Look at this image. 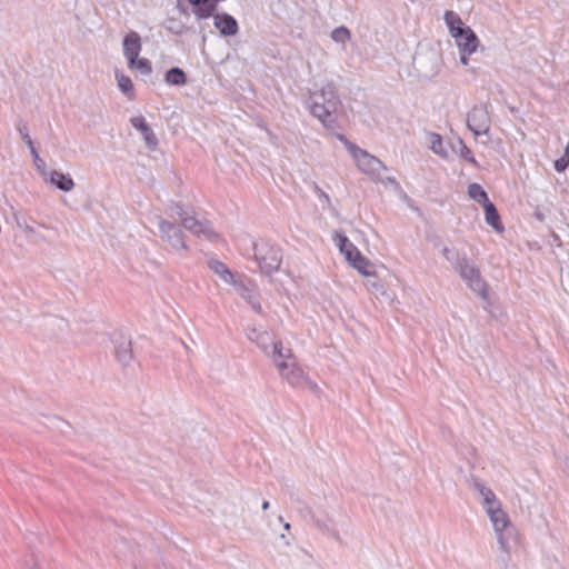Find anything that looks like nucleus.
Instances as JSON below:
<instances>
[{
  "label": "nucleus",
  "instance_id": "nucleus-1",
  "mask_svg": "<svg viewBox=\"0 0 569 569\" xmlns=\"http://www.w3.org/2000/svg\"><path fill=\"white\" fill-rule=\"evenodd\" d=\"M311 517L320 533L341 546L346 545V539L353 535L351 521L333 506L319 505Z\"/></svg>",
  "mask_w": 569,
  "mask_h": 569
},
{
  "label": "nucleus",
  "instance_id": "nucleus-2",
  "mask_svg": "<svg viewBox=\"0 0 569 569\" xmlns=\"http://www.w3.org/2000/svg\"><path fill=\"white\" fill-rule=\"evenodd\" d=\"M489 520L499 548L501 551L509 555L518 543V531L516 527L512 525L508 513L503 509L496 511Z\"/></svg>",
  "mask_w": 569,
  "mask_h": 569
},
{
  "label": "nucleus",
  "instance_id": "nucleus-3",
  "mask_svg": "<svg viewBox=\"0 0 569 569\" xmlns=\"http://www.w3.org/2000/svg\"><path fill=\"white\" fill-rule=\"evenodd\" d=\"M348 150L355 159L359 170H361L365 174H368L371 178H377L385 169L383 163L378 158L369 154L367 151L358 148L357 146L348 144Z\"/></svg>",
  "mask_w": 569,
  "mask_h": 569
},
{
  "label": "nucleus",
  "instance_id": "nucleus-4",
  "mask_svg": "<svg viewBox=\"0 0 569 569\" xmlns=\"http://www.w3.org/2000/svg\"><path fill=\"white\" fill-rule=\"evenodd\" d=\"M445 21L449 28V32L453 39H458L461 34L469 36V43L465 42L462 46L469 51L479 46V39L476 33L466 27L461 18L453 11L445 13Z\"/></svg>",
  "mask_w": 569,
  "mask_h": 569
},
{
  "label": "nucleus",
  "instance_id": "nucleus-5",
  "mask_svg": "<svg viewBox=\"0 0 569 569\" xmlns=\"http://www.w3.org/2000/svg\"><path fill=\"white\" fill-rule=\"evenodd\" d=\"M254 256L261 271L264 273L277 271L281 264L280 251L268 243L257 244Z\"/></svg>",
  "mask_w": 569,
  "mask_h": 569
},
{
  "label": "nucleus",
  "instance_id": "nucleus-6",
  "mask_svg": "<svg viewBox=\"0 0 569 569\" xmlns=\"http://www.w3.org/2000/svg\"><path fill=\"white\" fill-rule=\"evenodd\" d=\"M459 273L461 278L468 282V286L473 291H476L482 298H487L488 286L482 280L480 271L477 267L469 264L467 261H463L459 266Z\"/></svg>",
  "mask_w": 569,
  "mask_h": 569
},
{
  "label": "nucleus",
  "instance_id": "nucleus-7",
  "mask_svg": "<svg viewBox=\"0 0 569 569\" xmlns=\"http://www.w3.org/2000/svg\"><path fill=\"white\" fill-rule=\"evenodd\" d=\"M273 362L280 373L293 386H297L300 383V381L303 379V371L300 367L297 366L293 358L291 360L286 359H278L273 358Z\"/></svg>",
  "mask_w": 569,
  "mask_h": 569
},
{
  "label": "nucleus",
  "instance_id": "nucleus-8",
  "mask_svg": "<svg viewBox=\"0 0 569 569\" xmlns=\"http://www.w3.org/2000/svg\"><path fill=\"white\" fill-rule=\"evenodd\" d=\"M467 124L477 136L487 133L489 129V117L487 111L480 108H473L468 114Z\"/></svg>",
  "mask_w": 569,
  "mask_h": 569
},
{
  "label": "nucleus",
  "instance_id": "nucleus-9",
  "mask_svg": "<svg viewBox=\"0 0 569 569\" xmlns=\"http://www.w3.org/2000/svg\"><path fill=\"white\" fill-rule=\"evenodd\" d=\"M141 51V40L137 32H129L123 39V54L128 60V64L134 63V59L139 57Z\"/></svg>",
  "mask_w": 569,
  "mask_h": 569
},
{
  "label": "nucleus",
  "instance_id": "nucleus-10",
  "mask_svg": "<svg viewBox=\"0 0 569 569\" xmlns=\"http://www.w3.org/2000/svg\"><path fill=\"white\" fill-rule=\"evenodd\" d=\"M214 27L223 36H234L238 32V23L233 17L227 13H218L213 17Z\"/></svg>",
  "mask_w": 569,
  "mask_h": 569
},
{
  "label": "nucleus",
  "instance_id": "nucleus-11",
  "mask_svg": "<svg viewBox=\"0 0 569 569\" xmlns=\"http://www.w3.org/2000/svg\"><path fill=\"white\" fill-rule=\"evenodd\" d=\"M333 240L348 262H352V259H356L361 253L345 234L337 232Z\"/></svg>",
  "mask_w": 569,
  "mask_h": 569
},
{
  "label": "nucleus",
  "instance_id": "nucleus-12",
  "mask_svg": "<svg viewBox=\"0 0 569 569\" xmlns=\"http://www.w3.org/2000/svg\"><path fill=\"white\" fill-rule=\"evenodd\" d=\"M220 0H189L193 6V13L199 19H206L212 16Z\"/></svg>",
  "mask_w": 569,
  "mask_h": 569
},
{
  "label": "nucleus",
  "instance_id": "nucleus-13",
  "mask_svg": "<svg viewBox=\"0 0 569 569\" xmlns=\"http://www.w3.org/2000/svg\"><path fill=\"white\" fill-rule=\"evenodd\" d=\"M132 126L141 132L143 136V139L146 143L150 148H156L157 146V138L152 130L149 128L148 123L146 122L143 117H134L131 119Z\"/></svg>",
  "mask_w": 569,
  "mask_h": 569
},
{
  "label": "nucleus",
  "instance_id": "nucleus-14",
  "mask_svg": "<svg viewBox=\"0 0 569 569\" xmlns=\"http://www.w3.org/2000/svg\"><path fill=\"white\" fill-rule=\"evenodd\" d=\"M473 488L480 497V503L482 508L500 503V500L497 498L496 493L480 481H475Z\"/></svg>",
  "mask_w": 569,
  "mask_h": 569
},
{
  "label": "nucleus",
  "instance_id": "nucleus-15",
  "mask_svg": "<svg viewBox=\"0 0 569 569\" xmlns=\"http://www.w3.org/2000/svg\"><path fill=\"white\" fill-rule=\"evenodd\" d=\"M349 263L363 277L377 276L373 263L369 259H367L362 253L357 256V258L352 259V262Z\"/></svg>",
  "mask_w": 569,
  "mask_h": 569
},
{
  "label": "nucleus",
  "instance_id": "nucleus-16",
  "mask_svg": "<svg viewBox=\"0 0 569 569\" xmlns=\"http://www.w3.org/2000/svg\"><path fill=\"white\" fill-rule=\"evenodd\" d=\"M483 208L485 211V218L489 226H491L496 231L502 232L503 226L500 221V216L492 202L486 203Z\"/></svg>",
  "mask_w": 569,
  "mask_h": 569
},
{
  "label": "nucleus",
  "instance_id": "nucleus-17",
  "mask_svg": "<svg viewBox=\"0 0 569 569\" xmlns=\"http://www.w3.org/2000/svg\"><path fill=\"white\" fill-rule=\"evenodd\" d=\"M50 182L63 191H70L74 187V182L71 177L59 171H52L50 173Z\"/></svg>",
  "mask_w": 569,
  "mask_h": 569
},
{
  "label": "nucleus",
  "instance_id": "nucleus-18",
  "mask_svg": "<svg viewBox=\"0 0 569 569\" xmlns=\"http://www.w3.org/2000/svg\"><path fill=\"white\" fill-rule=\"evenodd\" d=\"M468 194L471 199L480 203L482 207H485L486 203L491 202L485 189L478 183L469 184Z\"/></svg>",
  "mask_w": 569,
  "mask_h": 569
},
{
  "label": "nucleus",
  "instance_id": "nucleus-19",
  "mask_svg": "<svg viewBox=\"0 0 569 569\" xmlns=\"http://www.w3.org/2000/svg\"><path fill=\"white\" fill-rule=\"evenodd\" d=\"M166 81L172 86H183L187 82V77L180 68H171L166 73Z\"/></svg>",
  "mask_w": 569,
  "mask_h": 569
},
{
  "label": "nucleus",
  "instance_id": "nucleus-20",
  "mask_svg": "<svg viewBox=\"0 0 569 569\" xmlns=\"http://www.w3.org/2000/svg\"><path fill=\"white\" fill-rule=\"evenodd\" d=\"M118 86L120 90L129 97V99H133L134 92H133V83L131 79L124 74L117 73L116 74Z\"/></svg>",
  "mask_w": 569,
  "mask_h": 569
},
{
  "label": "nucleus",
  "instance_id": "nucleus-21",
  "mask_svg": "<svg viewBox=\"0 0 569 569\" xmlns=\"http://www.w3.org/2000/svg\"><path fill=\"white\" fill-rule=\"evenodd\" d=\"M129 68L131 69H137L139 70L142 74H149L151 73L152 71V67H151V63L148 59L146 58H137L134 59V63L132 64H128Z\"/></svg>",
  "mask_w": 569,
  "mask_h": 569
},
{
  "label": "nucleus",
  "instance_id": "nucleus-22",
  "mask_svg": "<svg viewBox=\"0 0 569 569\" xmlns=\"http://www.w3.org/2000/svg\"><path fill=\"white\" fill-rule=\"evenodd\" d=\"M182 226L184 229L193 232V233H200L203 231V228L201 226L200 222H198L194 218L192 217H187L184 219H182Z\"/></svg>",
  "mask_w": 569,
  "mask_h": 569
},
{
  "label": "nucleus",
  "instance_id": "nucleus-23",
  "mask_svg": "<svg viewBox=\"0 0 569 569\" xmlns=\"http://www.w3.org/2000/svg\"><path fill=\"white\" fill-rule=\"evenodd\" d=\"M273 358L291 360L293 357L290 349H284L281 342H276L273 345Z\"/></svg>",
  "mask_w": 569,
  "mask_h": 569
},
{
  "label": "nucleus",
  "instance_id": "nucleus-24",
  "mask_svg": "<svg viewBox=\"0 0 569 569\" xmlns=\"http://www.w3.org/2000/svg\"><path fill=\"white\" fill-rule=\"evenodd\" d=\"M331 38L337 42H345L350 38V32L347 28L339 27L332 31Z\"/></svg>",
  "mask_w": 569,
  "mask_h": 569
},
{
  "label": "nucleus",
  "instance_id": "nucleus-25",
  "mask_svg": "<svg viewBox=\"0 0 569 569\" xmlns=\"http://www.w3.org/2000/svg\"><path fill=\"white\" fill-rule=\"evenodd\" d=\"M465 42H460L459 41V51H460V62L465 66H467L469 63V56H471L472 53H475L478 49V47H475V49L472 50H467L462 44Z\"/></svg>",
  "mask_w": 569,
  "mask_h": 569
},
{
  "label": "nucleus",
  "instance_id": "nucleus-26",
  "mask_svg": "<svg viewBox=\"0 0 569 569\" xmlns=\"http://www.w3.org/2000/svg\"><path fill=\"white\" fill-rule=\"evenodd\" d=\"M312 113L317 116L322 122H326L327 118L330 117L329 111L325 110L321 106L313 104L312 106Z\"/></svg>",
  "mask_w": 569,
  "mask_h": 569
},
{
  "label": "nucleus",
  "instance_id": "nucleus-27",
  "mask_svg": "<svg viewBox=\"0 0 569 569\" xmlns=\"http://www.w3.org/2000/svg\"><path fill=\"white\" fill-rule=\"evenodd\" d=\"M553 166L558 172H563L567 169V167L569 166V160H568L567 156L565 154L563 157L557 159L555 161Z\"/></svg>",
  "mask_w": 569,
  "mask_h": 569
},
{
  "label": "nucleus",
  "instance_id": "nucleus-28",
  "mask_svg": "<svg viewBox=\"0 0 569 569\" xmlns=\"http://www.w3.org/2000/svg\"><path fill=\"white\" fill-rule=\"evenodd\" d=\"M460 156L469 161L470 163L472 164H477V161L472 154V151L467 147V146H462L461 150H460Z\"/></svg>",
  "mask_w": 569,
  "mask_h": 569
},
{
  "label": "nucleus",
  "instance_id": "nucleus-29",
  "mask_svg": "<svg viewBox=\"0 0 569 569\" xmlns=\"http://www.w3.org/2000/svg\"><path fill=\"white\" fill-rule=\"evenodd\" d=\"M214 271L217 273H219L224 280H227V276H231L230 271L227 269V267L221 263V262H217L216 263V268H214Z\"/></svg>",
  "mask_w": 569,
  "mask_h": 569
},
{
  "label": "nucleus",
  "instance_id": "nucleus-30",
  "mask_svg": "<svg viewBox=\"0 0 569 569\" xmlns=\"http://www.w3.org/2000/svg\"><path fill=\"white\" fill-rule=\"evenodd\" d=\"M501 509H502L501 502L493 505V506L483 507V510H485L486 515L488 516V518L492 517L496 513V511H499Z\"/></svg>",
  "mask_w": 569,
  "mask_h": 569
},
{
  "label": "nucleus",
  "instance_id": "nucleus-31",
  "mask_svg": "<svg viewBox=\"0 0 569 569\" xmlns=\"http://www.w3.org/2000/svg\"><path fill=\"white\" fill-rule=\"evenodd\" d=\"M26 139H27V142H28V144H29V147L31 149V153L33 154L34 160H40V157H39L36 148L33 147L32 141L29 138V136H26Z\"/></svg>",
  "mask_w": 569,
  "mask_h": 569
},
{
  "label": "nucleus",
  "instance_id": "nucleus-32",
  "mask_svg": "<svg viewBox=\"0 0 569 569\" xmlns=\"http://www.w3.org/2000/svg\"><path fill=\"white\" fill-rule=\"evenodd\" d=\"M455 40H456L457 46L459 47V41L460 42H468L469 43V36L461 34L460 37H458V39H455Z\"/></svg>",
  "mask_w": 569,
  "mask_h": 569
},
{
  "label": "nucleus",
  "instance_id": "nucleus-33",
  "mask_svg": "<svg viewBox=\"0 0 569 569\" xmlns=\"http://www.w3.org/2000/svg\"><path fill=\"white\" fill-rule=\"evenodd\" d=\"M278 521H279L280 523H283V529H284L286 531H289V530H290V528H291L290 523H289V522H284V521H283V518H282L281 516H278Z\"/></svg>",
  "mask_w": 569,
  "mask_h": 569
},
{
  "label": "nucleus",
  "instance_id": "nucleus-34",
  "mask_svg": "<svg viewBox=\"0 0 569 569\" xmlns=\"http://www.w3.org/2000/svg\"><path fill=\"white\" fill-rule=\"evenodd\" d=\"M279 538L283 541V543H284L286 546H289V545H290V540L288 539V537H287L284 533H281V535L279 536Z\"/></svg>",
  "mask_w": 569,
  "mask_h": 569
},
{
  "label": "nucleus",
  "instance_id": "nucleus-35",
  "mask_svg": "<svg viewBox=\"0 0 569 569\" xmlns=\"http://www.w3.org/2000/svg\"><path fill=\"white\" fill-rule=\"evenodd\" d=\"M261 507H262L263 510H267L269 508V502L268 501H263Z\"/></svg>",
  "mask_w": 569,
  "mask_h": 569
},
{
  "label": "nucleus",
  "instance_id": "nucleus-36",
  "mask_svg": "<svg viewBox=\"0 0 569 569\" xmlns=\"http://www.w3.org/2000/svg\"><path fill=\"white\" fill-rule=\"evenodd\" d=\"M435 138L437 139V141L440 143L441 139H440V136L439 134H435Z\"/></svg>",
  "mask_w": 569,
  "mask_h": 569
},
{
  "label": "nucleus",
  "instance_id": "nucleus-37",
  "mask_svg": "<svg viewBox=\"0 0 569 569\" xmlns=\"http://www.w3.org/2000/svg\"><path fill=\"white\" fill-rule=\"evenodd\" d=\"M180 247H181V248H184V247H186V244L181 241V242H180Z\"/></svg>",
  "mask_w": 569,
  "mask_h": 569
},
{
  "label": "nucleus",
  "instance_id": "nucleus-38",
  "mask_svg": "<svg viewBox=\"0 0 569 569\" xmlns=\"http://www.w3.org/2000/svg\"><path fill=\"white\" fill-rule=\"evenodd\" d=\"M323 197L326 198V200H329L328 194L323 193Z\"/></svg>",
  "mask_w": 569,
  "mask_h": 569
},
{
  "label": "nucleus",
  "instance_id": "nucleus-39",
  "mask_svg": "<svg viewBox=\"0 0 569 569\" xmlns=\"http://www.w3.org/2000/svg\"><path fill=\"white\" fill-rule=\"evenodd\" d=\"M503 569H511V568H509L508 566H505V568H503Z\"/></svg>",
  "mask_w": 569,
  "mask_h": 569
}]
</instances>
